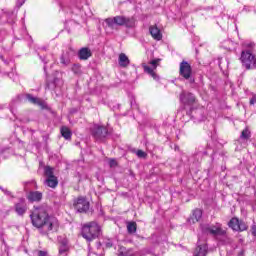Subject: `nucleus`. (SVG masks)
I'll use <instances>...</instances> for the list:
<instances>
[{
  "instance_id": "33",
  "label": "nucleus",
  "mask_w": 256,
  "mask_h": 256,
  "mask_svg": "<svg viewBox=\"0 0 256 256\" xmlns=\"http://www.w3.org/2000/svg\"><path fill=\"white\" fill-rule=\"evenodd\" d=\"M67 251H69V246L60 244L59 253H67Z\"/></svg>"
},
{
  "instance_id": "7",
  "label": "nucleus",
  "mask_w": 256,
  "mask_h": 256,
  "mask_svg": "<svg viewBox=\"0 0 256 256\" xmlns=\"http://www.w3.org/2000/svg\"><path fill=\"white\" fill-rule=\"evenodd\" d=\"M74 208L78 213H87L89 211V201L83 197H79L74 201Z\"/></svg>"
},
{
  "instance_id": "41",
  "label": "nucleus",
  "mask_w": 256,
  "mask_h": 256,
  "mask_svg": "<svg viewBox=\"0 0 256 256\" xmlns=\"http://www.w3.org/2000/svg\"><path fill=\"white\" fill-rule=\"evenodd\" d=\"M106 247H108V248L113 247V243H111V242L106 243Z\"/></svg>"
},
{
  "instance_id": "43",
  "label": "nucleus",
  "mask_w": 256,
  "mask_h": 256,
  "mask_svg": "<svg viewBox=\"0 0 256 256\" xmlns=\"http://www.w3.org/2000/svg\"><path fill=\"white\" fill-rule=\"evenodd\" d=\"M47 69V67L44 66V71Z\"/></svg>"
},
{
  "instance_id": "27",
  "label": "nucleus",
  "mask_w": 256,
  "mask_h": 256,
  "mask_svg": "<svg viewBox=\"0 0 256 256\" xmlns=\"http://www.w3.org/2000/svg\"><path fill=\"white\" fill-rule=\"evenodd\" d=\"M240 139H251V131H249V128H245L240 135Z\"/></svg>"
},
{
  "instance_id": "21",
  "label": "nucleus",
  "mask_w": 256,
  "mask_h": 256,
  "mask_svg": "<svg viewBox=\"0 0 256 256\" xmlns=\"http://www.w3.org/2000/svg\"><path fill=\"white\" fill-rule=\"evenodd\" d=\"M143 69L145 73H147L148 75H151L155 81L159 80V76L157 75V73H155V71L151 67L144 65Z\"/></svg>"
},
{
  "instance_id": "25",
  "label": "nucleus",
  "mask_w": 256,
  "mask_h": 256,
  "mask_svg": "<svg viewBox=\"0 0 256 256\" xmlns=\"http://www.w3.org/2000/svg\"><path fill=\"white\" fill-rule=\"evenodd\" d=\"M228 226L230 227V229H233V231H237L239 227V219L237 218H232L229 222H228Z\"/></svg>"
},
{
  "instance_id": "30",
  "label": "nucleus",
  "mask_w": 256,
  "mask_h": 256,
  "mask_svg": "<svg viewBox=\"0 0 256 256\" xmlns=\"http://www.w3.org/2000/svg\"><path fill=\"white\" fill-rule=\"evenodd\" d=\"M72 71L75 75H81V65L73 64Z\"/></svg>"
},
{
  "instance_id": "14",
  "label": "nucleus",
  "mask_w": 256,
  "mask_h": 256,
  "mask_svg": "<svg viewBox=\"0 0 256 256\" xmlns=\"http://www.w3.org/2000/svg\"><path fill=\"white\" fill-rule=\"evenodd\" d=\"M194 256H207V244H200L198 242V246L194 251Z\"/></svg>"
},
{
  "instance_id": "2",
  "label": "nucleus",
  "mask_w": 256,
  "mask_h": 256,
  "mask_svg": "<svg viewBox=\"0 0 256 256\" xmlns=\"http://www.w3.org/2000/svg\"><path fill=\"white\" fill-rule=\"evenodd\" d=\"M244 47L245 49L242 50L240 56L242 67H245L247 70L256 69V57L253 55L255 44L245 43Z\"/></svg>"
},
{
  "instance_id": "31",
  "label": "nucleus",
  "mask_w": 256,
  "mask_h": 256,
  "mask_svg": "<svg viewBox=\"0 0 256 256\" xmlns=\"http://www.w3.org/2000/svg\"><path fill=\"white\" fill-rule=\"evenodd\" d=\"M136 155L139 157V159H145V157H147V153H145L143 150H137Z\"/></svg>"
},
{
  "instance_id": "12",
  "label": "nucleus",
  "mask_w": 256,
  "mask_h": 256,
  "mask_svg": "<svg viewBox=\"0 0 256 256\" xmlns=\"http://www.w3.org/2000/svg\"><path fill=\"white\" fill-rule=\"evenodd\" d=\"M203 217V211L201 209H195L192 213V216L188 219V222L195 224L201 220Z\"/></svg>"
},
{
  "instance_id": "38",
  "label": "nucleus",
  "mask_w": 256,
  "mask_h": 256,
  "mask_svg": "<svg viewBox=\"0 0 256 256\" xmlns=\"http://www.w3.org/2000/svg\"><path fill=\"white\" fill-rule=\"evenodd\" d=\"M150 64L152 65V67H154V69H157V60H152Z\"/></svg>"
},
{
  "instance_id": "8",
  "label": "nucleus",
  "mask_w": 256,
  "mask_h": 256,
  "mask_svg": "<svg viewBox=\"0 0 256 256\" xmlns=\"http://www.w3.org/2000/svg\"><path fill=\"white\" fill-rule=\"evenodd\" d=\"M202 232L210 235H225V230L221 229L220 227L209 225H204L202 227Z\"/></svg>"
},
{
  "instance_id": "29",
  "label": "nucleus",
  "mask_w": 256,
  "mask_h": 256,
  "mask_svg": "<svg viewBox=\"0 0 256 256\" xmlns=\"http://www.w3.org/2000/svg\"><path fill=\"white\" fill-rule=\"evenodd\" d=\"M236 231H247V224L244 221L239 220L238 226H236Z\"/></svg>"
},
{
  "instance_id": "10",
  "label": "nucleus",
  "mask_w": 256,
  "mask_h": 256,
  "mask_svg": "<svg viewBox=\"0 0 256 256\" xmlns=\"http://www.w3.org/2000/svg\"><path fill=\"white\" fill-rule=\"evenodd\" d=\"M27 199L31 203H35V202L39 203V201H41V199H43V193H41L39 191H30L27 195Z\"/></svg>"
},
{
  "instance_id": "3",
  "label": "nucleus",
  "mask_w": 256,
  "mask_h": 256,
  "mask_svg": "<svg viewBox=\"0 0 256 256\" xmlns=\"http://www.w3.org/2000/svg\"><path fill=\"white\" fill-rule=\"evenodd\" d=\"M100 231L101 227H99L97 222H89L82 227V237L86 239V241H93V239L99 237Z\"/></svg>"
},
{
  "instance_id": "34",
  "label": "nucleus",
  "mask_w": 256,
  "mask_h": 256,
  "mask_svg": "<svg viewBox=\"0 0 256 256\" xmlns=\"http://www.w3.org/2000/svg\"><path fill=\"white\" fill-rule=\"evenodd\" d=\"M1 191H3V193H5L8 197H13V194L11 193V191L7 190V189H3L2 187H0Z\"/></svg>"
},
{
  "instance_id": "17",
  "label": "nucleus",
  "mask_w": 256,
  "mask_h": 256,
  "mask_svg": "<svg viewBox=\"0 0 256 256\" xmlns=\"http://www.w3.org/2000/svg\"><path fill=\"white\" fill-rule=\"evenodd\" d=\"M26 99L29 101V103H32V105H38L39 107H43V100L40 98H37L31 94H26Z\"/></svg>"
},
{
  "instance_id": "5",
  "label": "nucleus",
  "mask_w": 256,
  "mask_h": 256,
  "mask_svg": "<svg viewBox=\"0 0 256 256\" xmlns=\"http://www.w3.org/2000/svg\"><path fill=\"white\" fill-rule=\"evenodd\" d=\"M179 75L180 77H183L185 81H188L190 85L195 83V78L193 77V68L191 67V64L185 60L180 63Z\"/></svg>"
},
{
  "instance_id": "23",
  "label": "nucleus",
  "mask_w": 256,
  "mask_h": 256,
  "mask_svg": "<svg viewBox=\"0 0 256 256\" xmlns=\"http://www.w3.org/2000/svg\"><path fill=\"white\" fill-rule=\"evenodd\" d=\"M61 135H62V137H64V139L69 140V139H71L72 133H71V130L69 128H67V126H63L61 128Z\"/></svg>"
},
{
  "instance_id": "4",
  "label": "nucleus",
  "mask_w": 256,
  "mask_h": 256,
  "mask_svg": "<svg viewBox=\"0 0 256 256\" xmlns=\"http://www.w3.org/2000/svg\"><path fill=\"white\" fill-rule=\"evenodd\" d=\"M106 29H117V27H132L131 19L125 16H115L105 19Z\"/></svg>"
},
{
  "instance_id": "9",
  "label": "nucleus",
  "mask_w": 256,
  "mask_h": 256,
  "mask_svg": "<svg viewBox=\"0 0 256 256\" xmlns=\"http://www.w3.org/2000/svg\"><path fill=\"white\" fill-rule=\"evenodd\" d=\"M195 101L196 98L193 93L183 91L180 94V102L183 103V105H193Z\"/></svg>"
},
{
  "instance_id": "6",
  "label": "nucleus",
  "mask_w": 256,
  "mask_h": 256,
  "mask_svg": "<svg viewBox=\"0 0 256 256\" xmlns=\"http://www.w3.org/2000/svg\"><path fill=\"white\" fill-rule=\"evenodd\" d=\"M91 135L96 141H105L107 135H109V130L105 126L95 124L91 128Z\"/></svg>"
},
{
  "instance_id": "11",
  "label": "nucleus",
  "mask_w": 256,
  "mask_h": 256,
  "mask_svg": "<svg viewBox=\"0 0 256 256\" xmlns=\"http://www.w3.org/2000/svg\"><path fill=\"white\" fill-rule=\"evenodd\" d=\"M191 115L195 121L198 123H201V121H205V114L203 109H192L191 110Z\"/></svg>"
},
{
  "instance_id": "18",
  "label": "nucleus",
  "mask_w": 256,
  "mask_h": 256,
  "mask_svg": "<svg viewBox=\"0 0 256 256\" xmlns=\"http://www.w3.org/2000/svg\"><path fill=\"white\" fill-rule=\"evenodd\" d=\"M45 185H47V187H51V189H55V187H57V185H59V181L57 180L56 176L46 178Z\"/></svg>"
},
{
  "instance_id": "40",
  "label": "nucleus",
  "mask_w": 256,
  "mask_h": 256,
  "mask_svg": "<svg viewBox=\"0 0 256 256\" xmlns=\"http://www.w3.org/2000/svg\"><path fill=\"white\" fill-rule=\"evenodd\" d=\"M18 3H20L19 7H21L23 5V3H25V0H18Z\"/></svg>"
},
{
  "instance_id": "24",
  "label": "nucleus",
  "mask_w": 256,
  "mask_h": 256,
  "mask_svg": "<svg viewBox=\"0 0 256 256\" xmlns=\"http://www.w3.org/2000/svg\"><path fill=\"white\" fill-rule=\"evenodd\" d=\"M127 231H128V233H130V235H133V233H137V223L129 222L127 224Z\"/></svg>"
},
{
  "instance_id": "39",
  "label": "nucleus",
  "mask_w": 256,
  "mask_h": 256,
  "mask_svg": "<svg viewBox=\"0 0 256 256\" xmlns=\"http://www.w3.org/2000/svg\"><path fill=\"white\" fill-rule=\"evenodd\" d=\"M252 235L256 236V225L252 226Z\"/></svg>"
},
{
  "instance_id": "22",
  "label": "nucleus",
  "mask_w": 256,
  "mask_h": 256,
  "mask_svg": "<svg viewBox=\"0 0 256 256\" xmlns=\"http://www.w3.org/2000/svg\"><path fill=\"white\" fill-rule=\"evenodd\" d=\"M118 256H135V253L132 249H127L125 247H121L119 249Z\"/></svg>"
},
{
  "instance_id": "16",
  "label": "nucleus",
  "mask_w": 256,
  "mask_h": 256,
  "mask_svg": "<svg viewBox=\"0 0 256 256\" xmlns=\"http://www.w3.org/2000/svg\"><path fill=\"white\" fill-rule=\"evenodd\" d=\"M118 63L120 67H129L131 61L129 60V57L126 56L125 53H121L118 58Z\"/></svg>"
},
{
  "instance_id": "32",
  "label": "nucleus",
  "mask_w": 256,
  "mask_h": 256,
  "mask_svg": "<svg viewBox=\"0 0 256 256\" xmlns=\"http://www.w3.org/2000/svg\"><path fill=\"white\" fill-rule=\"evenodd\" d=\"M109 167H111V169H113L114 167H117V160L116 159H114V158H110L109 159Z\"/></svg>"
},
{
  "instance_id": "37",
  "label": "nucleus",
  "mask_w": 256,
  "mask_h": 256,
  "mask_svg": "<svg viewBox=\"0 0 256 256\" xmlns=\"http://www.w3.org/2000/svg\"><path fill=\"white\" fill-rule=\"evenodd\" d=\"M38 256H47V251H43V250L38 251Z\"/></svg>"
},
{
  "instance_id": "35",
  "label": "nucleus",
  "mask_w": 256,
  "mask_h": 256,
  "mask_svg": "<svg viewBox=\"0 0 256 256\" xmlns=\"http://www.w3.org/2000/svg\"><path fill=\"white\" fill-rule=\"evenodd\" d=\"M60 245H64L65 247H69V240L63 238L60 242Z\"/></svg>"
},
{
  "instance_id": "19",
  "label": "nucleus",
  "mask_w": 256,
  "mask_h": 256,
  "mask_svg": "<svg viewBox=\"0 0 256 256\" xmlns=\"http://www.w3.org/2000/svg\"><path fill=\"white\" fill-rule=\"evenodd\" d=\"M15 211L19 215H25V211H27V207L25 206V202H23V200H21L20 203H17L15 205Z\"/></svg>"
},
{
  "instance_id": "36",
  "label": "nucleus",
  "mask_w": 256,
  "mask_h": 256,
  "mask_svg": "<svg viewBox=\"0 0 256 256\" xmlns=\"http://www.w3.org/2000/svg\"><path fill=\"white\" fill-rule=\"evenodd\" d=\"M250 105H256V95L252 96L250 99Z\"/></svg>"
},
{
  "instance_id": "26",
  "label": "nucleus",
  "mask_w": 256,
  "mask_h": 256,
  "mask_svg": "<svg viewBox=\"0 0 256 256\" xmlns=\"http://www.w3.org/2000/svg\"><path fill=\"white\" fill-rule=\"evenodd\" d=\"M44 174H45V176H46V179H47V178H51V177H55L53 168L50 167V166H46V167L44 168Z\"/></svg>"
},
{
  "instance_id": "28",
  "label": "nucleus",
  "mask_w": 256,
  "mask_h": 256,
  "mask_svg": "<svg viewBox=\"0 0 256 256\" xmlns=\"http://www.w3.org/2000/svg\"><path fill=\"white\" fill-rule=\"evenodd\" d=\"M59 81V78H54V81L53 82H46V89H55V87H57V83Z\"/></svg>"
},
{
  "instance_id": "20",
  "label": "nucleus",
  "mask_w": 256,
  "mask_h": 256,
  "mask_svg": "<svg viewBox=\"0 0 256 256\" xmlns=\"http://www.w3.org/2000/svg\"><path fill=\"white\" fill-rule=\"evenodd\" d=\"M60 63L61 65H63V67H67L70 65L71 59L69 58V53L67 52L62 53L60 57Z\"/></svg>"
},
{
  "instance_id": "13",
  "label": "nucleus",
  "mask_w": 256,
  "mask_h": 256,
  "mask_svg": "<svg viewBox=\"0 0 256 256\" xmlns=\"http://www.w3.org/2000/svg\"><path fill=\"white\" fill-rule=\"evenodd\" d=\"M150 35H152L153 39L156 41H161L163 39V34H161V30H159L156 26H150L149 28Z\"/></svg>"
},
{
  "instance_id": "1",
  "label": "nucleus",
  "mask_w": 256,
  "mask_h": 256,
  "mask_svg": "<svg viewBox=\"0 0 256 256\" xmlns=\"http://www.w3.org/2000/svg\"><path fill=\"white\" fill-rule=\"evenodd\" d=\"M33 227L40 229L41 233H55L59 229V221L55 217L49 216L45 207H36L30 214Z\"/></svg>"
},
{
  "instance_id": "42",
  "label": "nucleus",
  "mask_w": 256,
  "mask_h": 256,
  "mask_svg": "<svg viewBox=\"0 0 256 256\" xmlns=\"http://www.w3.org/2000/svg\"><path fill=\"white\" fill-rule=\"evenodd\" d=\"M99 247H101V242H98V249H99Z\"/></svg>"
},
{
  "instance_id": "15",
  "label": "nucleus",
  "mask_w": 256,
  "mask_h": 256,
  "mask_svg": "<svg viewBox=\"0 0 256 256\" xmlns=\"http://www.w3.org/2000/svg\"><path fill=\"white\" fill-rule=\"evenodd\" d=\"M91 55H92L91 49L89 48H82L78 52L79 59H81L82 61H87V59H89Z\"/></svg>"
}]
</instances>
